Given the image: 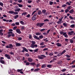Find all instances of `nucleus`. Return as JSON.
Segmentation results:
<instances>
[{
    "instance_id": "23",
    "label": "nucleus",
    "mask_w": 75,
    "mask_h": 75,
    "mask_svg": "<svg viewBox=\"0 0 75 75\" xmlns=\"http://www.w3.org/2000/svg\"><path fill=\"white\" fill-rule=\"evenodd\" d=\"M35 33V35H40L41 34V33L39 32L36 33Z\"/></svg>"
},
{
    "instance_id": "60",
    "label": "nucleus",
    "mask_w": 75,
    "mask_h": 75,
    "mask_svg": "<svg viewBox=\"0 0 75 75\" xmlns=\"http://www.w3.org/2000/svg\"><path fill=\"white\" fill-rule=\"evenodd\" d=\"M15 24L17 25H19V22H16Z\"/></svg>"
},
{
    "instance_id": "58",
    "label": "nucleus",
    "mask_w": 75,
    "mask_h": 75,
    "mask_svg": "<svg viewBox=\"0 0 75 75\" xmlns=\"http://www.w3.org/2000/svg\"><path fill=\"white\" fill-rule=\"evenodd\" d=\"M47 33H42V34L43 35H47Z\"/></svg>"
},
{
    "instance_id": "13",
    "label": "nucleus",
    "mask_w": 75,
    "mask_h": 75,
    "mask_svg": "<svg viewBox=\"0 0 75 75\" xmlns=\"http://www.w3.org/2000/svg\"><path fill=\"white\" fill-rule=\"evenodd\" d=\"M0 62L2 64H6V62H4V60H0Z\"/></svg>"
},
{
    "instance_id": "55",
    "label": "nucleus",
    "mask_w": 75,
    "mask_h": 75,
    "mask_svg": "<svg viewBox=\"0 0 75 75\" xmlns=\"http://www.w3.org/2000/svg\"><path fill=\"white\" fill-rule=\"evenodd\" d=\"M15 71L16 70H15V69H13L12 70V73H14V72H15Z\"/></svg>"
},
{
    "instance_id": "61",
    "label": "nucleus",
    "mask_w": 75,
    "mask_h": 75,
    "mask_svg": "<svg viewBox=\"0 0 75 75\" xmlns=\"http://www.w3.org/2000/svg\"><path fill=\"white\" fill-rule=\"evenodd\" d=\"M75 60L72 61V63H71V64H74V63H75Z\"/></svg>"
},
{
    "instance_id": "48",
    "label": "nucleus",
    "mask_w": 75,
    "mask_h": 75,
    "mask_svg": "<svg viewBox=\"0 0 75 75\" xmlns=\"http://www.w3.org/2000/svg\"><path fill=\"white\" fill-rule=\"evenodd\" d=\"M31 2H32V1L30 0H28V3H31Z\"/></svg>"
},
{
    "instance_id": "36",
    "label": "nucleus",
    "mask_w": 75,
    "mask_h": 75,
    "mask_svg": "<svg viewBox=\"0 0 75 75\" xmlns=\"http://www.w3.org/2000/svg\"><path fill=\"white\" fill-rule=\"evenodd\" d=\"M20 23L22 25H24V22H23V21H20Z\"/></svg>"
},
{
    "instance_id": "24",
    "label": "nucleus",
    "mask_w": 75,
    "mask_h": 75,
    "mask_svg": "<svg viewBox=\"0 0 75 75\" xmlns=\"http://www.w3.org/2000/svg\"><path fill=\"white\" fill-rule=\"evenodd\" d=\"M46 10L43 9L42 11V13L43 14H45V13L46 12Z\"/></svg>"
},
{
    "instance_id": "10",
    "label": "nucleus",
    "mask_w": 75,
    "mask_h": 75,
    "mask_svg": "<svg viewBox=\"0 0 75 75\" xmlns=\"http://www.w3.org/2000/svg\"><path fill=\"white\" fill-rule=\"evenodd\" d=\"M56 44V45H57V46L58 47H61L62 46V44H61L59 42L57 43Z\"/></svg>"
},
{
    "instance_id": "18",
    "label": "nucleus",
    "mask_w": 75,
    "mask_h": 75,
    "mask_svg": "<svg viewBox=\"0 0 75 75\" xmlns=\"http://www.w3.org/2000/svg\"><path fill=\"white\" fill-rule=\"evenodd\" d=\"M74 39H72V38L71 39H69V40H70V43H71V44H72V43H73L74 41L73 40Z\"/></svg>"
},
{
    "instance_id": "56",
    "label": "nucleus",
    "mask_w": 75,
    "mask_h": 75,
    "mask_svg": "<svg viewBox=\"0 0 75 75\" xmlns=\"http://www.w3.org/2000/svg\"><path fill=\"white\" fill-rule=\"evenodd\" d=\"M40 67V64H38L37 66V68H38Z\"/></svg>"
},
{
    "instance_id": "43",
    "label": "nucleus",
    "mask_w": 75,
    "mask_h": 75,
    "mask_svg": "<svg viewBox=\"0 0 75 75\" xmlns=\"http://www.w3.org/2000/svg\"><path fill=\"white\" fill-rule=\"evenodd\" d=\"M54 55V53H53V52L50 53L49 54V55L50 56H52Z\"/></svg>"
},
{
    "instance_id": "52",
    "label": "nucleus",
    "mask_w": 75,
    "mask_h": 75,
    "mask_svg": "<svg viewBox=\"0 0 75 75\" xmlns=\"http://www.w3.org/2000/svg\"><path fill=\"white\" fill-rule=\"evenodd\" d=\"M17 27H16V26H15L13 28V30H16V29H17Z\"/></svg>"
},
{
    "instance_id": "17",
    "label": "nucleus",
    "mask_w": 75,
    "mask_h": 75,
    "mask_svg": "<svg viewBox=\"0 0 75 75\" xmlns=\"http://www.w3.org/2000/svg\"><path fill=\"white\" fill-rule=\"evenodd\" d=\"M52 67V64H48L47 65V67L49 68H50Z\"/></svg>"
},
{
    "instance_id": "20",
    "label": "nucleus",
    "mask_w": 75,
    "mask_h": 75,
    "mask_svg": "<svg viewBox=\"0 0 75 75\" xmlns=\"http://www.w3.org/2000/svg\"><path fill=\"white\" fill-rule=\"evenodd\" d=\"M40 69L37 68L35 69L34 71V72H37V71H40Z\"/></svg>"
},
{
    "instance_id": "29",
    "label": "nucleus",
    "mask_w": 75,
    "mask_h": 75,
    "mask_svg": "<svg viewBox=\"0 0 75 75\" xmlns=\"http://www.w3.org/2000/svg\"><path fill=\"white\" fill-rule=\"evenodd\" d=\"M63 24L65 27H67V23H63Z\"/></svg>"
},
{
    "instance_id": "19",
    "label": "nucleus",
    "mask_w": 75,
    "mask_h": 75,
    "mask_svg": "<svg viewBox=\"0 0 75 75\" xmlns=\"http://www.w3.org/2000/svg\"><path fill=\"white\" fill-rule=\"evenodd\" d=\"M74 12V10L73 9H72L69 11V13H71V14L73 13Z\"/></svg>"
},
{
    "instance_id": "34",
    "label": "nucleus",
    "mask_w": 75,
    "mask_h": 75,
    "mask_svg": "<svg viewBox=\"0 0 75 75\" xmlns=\"http://www.w3.org/2000/svg\"><path fill=\"white\" fill-rule=\"evenodd\" d=\"M66 4H67L68 6H71V4L69 2H67L66 3Z\"/></svg>"
},
{
    "instance_id": "59",
    "label": "nucleus",
    "mask_w": 75,
    "mask_h": 75,
    "mask_svg": "<svg viewBox=\"0 0 75 75\" xmlns=\"http://www.w3.org/2000/svg\"><path fill=\"white\" fill-rule=\"evenodd\" d=\"M5 28V27L4 26H0V28Z\"/></svg>"
},
{
    "instance_id": "5",
    "label": "nucleus",
    "mask_w": 75,
    "mask_h": 75,
    "mask_svg": "<svg viewBox=\"0 0 75 75\" xmlns=\"http://www.w3.org/2000/svg\"><path fill=\"white\" fill-rule=\"evenodd\" d=\"M23 50L22 51V52H24L25 51V52H28V50L27 49V48H25V47H23Z\"/></svg>"
},
{
    "instance_id": "7",
    "label": "nucleus",
    "mask_w": 75,
    "mask_h": 75,
    "mask_svg": "<svg viewBox=\"0 0 75 75\" xmlns=\"http://www.w3.org/2000/svg\"><path fill=\"white\" fill-rule=\"evenodd\" d=\"M16 31L17 33L18 34H21V32L20 30L18 29H17L16 30Z\"/></svg>"
},
{
    "instance_id": "40",
    "label": "nucleus",
    "mask_w": 75,
    "mask_h": 75,
    "mask_svg": "<svg viewBox=\"0 0 75 75\" xmlns=\"http://www.w3.org/2000/svg\"><path fill=\"white\" fill-rule=\"evenodd\" d=\"M66 70H67V69H62L61 71H62V72H65V71H66Z\"/></svg>"
},
{
    "instance_id": "44",
    "label": "nucleus",
    "mask_w": 75,
    "mask_h": 75,
    "mask_svg": "<svg viewBox=\"0 0 75 75\" xmlns=\"http://www.w3.org/2000/svg\"><path fill=\"white\" fill-rule=\"evenodd\" d=\"M61 21H58L57 22V23L59 24H61Z\"/></svg>"
},
{
    "instance_id": "15",
    "label": "nucleus",
    "mask_w": 75,
    "mask_h": 75,
    "mask_svg": "<svg viewBox=\"0 0 75 75\" xmlns=\"http://www.w3.org/2000/svg\"><path fill=\"white\" fill-rule=\"evenodd\" d=\"M30 64L31 65H33V66H35V65H36V63L35 62H31L30 63Z\"/></svg>"
},
{
    "instance_id": "21",
    "label": "nucleus",
    "mask_w": 75,
    "mask_h": 75,
    "mask_svg": "<svg viewBox=\"0 0 75 75\" xmlns=\"http://www.w3.org/2000/svg\"><path fill=\"white\" fill-rule=\"evenodd\" d=\"M17 5H18V7H23V5L21 4H17Z\"/></svg>"
},
{
    "instance_id": "50",
    "label": "nucleus",
    "mask_w": 75,
    "mask_h": 75,
    "mask_svg": "<svg viewBox=\"0 0 75 75\" xmlns=\"http://www.w3.org/2000/svg\"><path fill=\"white\" fill-rule=\"evenodd\" d=\"M18 14V12H14L13 14L15 15H16V14Z\"/></svg>"
},
{
    "instance_id": "45",
    "label": "nucleus",
    "mask_w": 75,
    "mask_h": 75,
    "mask_svg": "<svg viewBox=\"0 0 75 75\" xmlns=\"http://www.w3.org/2000/svg\"><path fill=\"white\" fill-rule=\"evenodd\" d=\"M65 52H66V50H63V51L62 52V55H63V54H64V53H65Z\"/></svg>"
},
{
    "instance_id": "14",
    "label": "nucleus",
    "mask_w": 75,
    "mask_h": 75,
    "mask_svg": "<svg viewBox=\"0 0 75 75\" xmlns=\"http://www.w3.org/2000/svg\"><path fill=\"white\" fill-rule=\"evenodd\" d=\"M28 61H29V62H32L33 61V59L30 58H28Z\"/></svg>"
},
{
    "instance_id": "62",
    "label": "nucleus",
    "mask_w": 75,
    "mask_h": 75,
    "mask_svg": "<svg viewBox=\"0 0 75 75\" xmlns=\"http://www.w3.org/2000/svg\"><path fill=\"white\" fill-rule=\"evenodd\" d=\"M66 57H67V58H70V56L68 55V54H66V55H65Z\"/></svg>"
},
{
    "instance_id": "8",
    "label": "nucleus",
    "mask_w": 75,
    "mask_h": 75,
    "mask_svg": "<svg viewBox=\"0 0 75 75\" xmlns=\"http://www.w3.org/2000/svg\"><path fill=\"white\" fill-rule=\"evenodd\" d=\"M33 37L35 39H36V40H40V38L38 37V36H36V35H35L33 34Z\"/></svg>"
},
{
    "instance_id": "35",
    "label": "nucleus",
    "mask_w": 75,
    "mask_h": 75,
    "mask_svg": "<svg viewBox=\"0 0 75 75\" xmlns=\"http://www.w3.org/2000/svg\"><path fill=\"white\" fill-rule=\"evenodd\" d=\"M34 45H35L31 44V48H35Z\"/></svg>"
},
{
    "instance_id": "39",
    "label": "nucleus",
    "mask_w": 75,
    "mask_h": 75,
    "mask_svg": "<svg viewBox=\"0 0 75 75\" xmlns=\"http://www.w3.org/2000/svg\"><path fill=\"white\" fill-rule=\"evenodd\" d=\"M43 38H44V37H43V36L42 35H41L39 36V38L40 39Z\"/></svg>"
},
{
    "instance_id": "1",
    "label": "nucleus",
    "mask_w": 75,
    "mask_h": 75,
    "mask_svg": "<svg viewBox=\"0 0 75 75\" xmlns=\"http://www.w3.org/2000/svg\"><path fill=\"white\" fill-rule=\"evenodd\" d=\"M41 56L38 55V58L40 59H44V58H46L47 57L44 55H41Z\"/></svg>"
},
{
    "instance_id": "54",
    "label": "nucleus",
    "mask_w": 75,
    "mask_h": 75,
    "mask_svg": "<svg viewBox=\"0 0 75 75\" xmlns=\"http://www.w3.org/2000/svg\"><path fill=\"white\" fill-rule=\"evenodd\" d=\"M0 6L3 7V3L2 2H0Z\"/></svg>"
},
{
    "instance_id": "22",
    "label": "nucleus",
    "mask_w": 75,
    "mask_h": 75,
    "mask_svg": "<svg viewBox=\"0 0 75 75\" xmlns=\"http://www.w3.org/2000/svg\"><path fill=\"white\" fill-rule=\"evenodd\" d=\"M38 51H39V49H36L35 50H34V52H38Z\"/></svg>"
},
{
    "instance_id": "6",
    "label": "nucleus",
    "mask_w": 75,
    "mask_h": 75,
    "mask_svg": "<svg viewBox=\"0 0 75 75\" xmlns=\"http://www.w3.org/2000/svg\"><path fill=\"white\" fill-rule=\"evenodd\" d=\"M74 33V32L72 30L68 32V34L69 35H73V33Z\"/></svg>"
},
{
    "instance_id": "51",
    "label": "nucleus",
    "mask_w": 75,
    "mask_h": 75,
    "mask_svg": "<svg viewBox=\"0 0 75 75\" xmlns=\"http://www.w3.org/2000/svg\"><path fill=\"white\" fill-rule=\"evenodd\" d=\"M67 5L66 4H64L62 5V7H65L66 6H67Z\"/></svg>"
},
{
    "instance_id": "42",
    "label": "nucleus",
    "mask_w": 75,
    "mask_h": 75,
    "mask_svg": "<svg viewBox=\"0 0 75 75\" xmlns=\"http://www.w3.org/2000/svg\"><path fill=\"white\" fill-rule=\"evenodd\" d=\"M32 44L35 45V42L33 41H32Z\"/></svg>"
},
{
    "instance_id": "37",
    "label": "nucleus",
    "mask_w": 75,
    "mask_h": 75,
    "mask_svg": "<svg viewBox=\"0 0 75 75\" xmlns=\"http://www.w3.org/2000/svg\"><path fill=\"white\" fill-rule=\"evenodd\" d=\"M27 14V12H23L22 14V16H25Z\"/></svg>"
},
{
    "instance_id": "3",
    "label": "nucleus",
    "mask_w": 75,
    "mask_h": 75,
    "mask_svg": "<svg viewBox=\"0 0 75 75\" xmlns=\"http://www.w3.org/2000/svg\"><path fill=\"white\" fill-rule=\"evenodd\" d=\"M15 8L16 9L15 10V11H20V10H21L20 8H18V6H15Z\"/></svg>"
},
{
    "instance_id": "64",
    "label": "nucleus",
    "mask_w": 75,
    "mask_h": 75,
    "mask_svg": "<svg viewBox=\"0 0 75 75\" xmlns=\"http://www.w3.org/2000/svg\"><path fill=\"white\" fill-rule=\"evenodd\" d=\"M71 6H69L67 8V9H68L69 10H70L71 9Z\"/></svg>"
},
{
    "instance_id": "11",
    "label": "nucleus",
    "mask_w": 75,
    "mask_h": 75,
    "mask_svg": "<svg viewBox=\"0 0 75 75\" xmlns=\"http://www.w3.org/2000/svg\"><path fill=\"white\" fill-rule=\"evenodd\" d=\"M21 43H16V47H20V46H21Z\"/></svg>"
},
{
    "instance_id": "26",
    "label": "nucleus",
    "mask_w": 75,
    "mask_h": 75,
    "mask_svg": "<svg viewBox=\"0 0 75 75\" xmlns=\"http://www.w3.org/2000/svg\"><path fill=\"white\" fill-rule=\"evenodd\" d=\"M19 16L18 15H16L14 16V18H15V19H17V18Z\"/></svg>"
},
{
    "instance_id": "27",
    "label": "nucleus",
    "mask_w": 75,
    "mask_h": 75,
    "mask_svg": "<svg viewBox=\"0 0 75 75\" xmlns=\"http://www.w3.org/2000/svg\"><path fill=\"white\" fill-rule=\"evenodd\" d=\"M38 15H40L41 14V11L40 10H39L38 12Z\"/></svg>"
},
{
    "instance_id": "38",
    "label": "nucleus",
    "mask_w": 75,
    "mask_h": 75,
    "mask_svg": "<svg viewBox=\"0 0 75 75\" xmlns=\"http://www.w3.org/2000/svg\"><path fill=\"white\" fill-rule=\"evenodd\" d=\"M9 13H10V14H14V11H10L9 12Z\"/></svg>"
},
{
    "instance_id": "2",
    "label": "nucleus",
    "mask_w": 75,
    "mask_h": 75,
    "mask_svg": "<svg viewBox=\"0 0 75 75\" xmlns=\"http://www.w3.org/2000/svg\"><path fill=\"white\" fill-rule=\"evenodd\" d=\"M44 23H37L36 25L37 26H39L40 27H42L43 25H44Z\"/></svg>"
},
{
    "instance_id": "4",
    "label": "nucleus",
    "mask_w": 75,
    "mask_h": 75,
    "mask_svg": "<svg viewBox=\"0 0 75 75\" xmlns=\"http://www.w3.org/2000/svg\"><path fill=\"white\" fill-rule=\"evenodd\" d=\"M54 54H57V55L58 56V57H59L60 56H61L62 55V54L61 52L58 53V52H54Z\"/></svg>"
},
{
    "instance_id": "25",
    "label": "nucleus",
    "mask_w": 75,
    "mask_h": 75,
    "mask_svg": "<svg viewBox=\"0 0 75 75\" xmlns=\"http://www.w3.org/2000/svg\"><path fill=\"white\" fill-rule=\"evenodd\" d=\"M45 67H46V64H44L42 65L41 67V68H45Z\"/></svg>"
},
{
    "instance_id": "49",
    "label": "nucleus",
    "mask_w": 75,
    "mask_h": 75,
    "mask_svg": "<svg viewBox=\"0 0 75 75\" xmlns=\"http://www.w3.org/2000/svg\"><path fill=\"white\" fill-rule=\"evenodd\" d=\"M68 12H69V10L68 9H66L65 11V13H67Z\"/></svg>"
},
{
    "instance_id": "16",
    "label": "nucleus",
    "mask_w": 75,
    "mask_h": 75,
    "mask_svg": "<svg viewBox=\"0 0 75 75\" xmlns=\"http://www.w3.org/2000/svg\"><path fill=\"white\" fill-rule=\"evenodd\" d=\"M9 48L10 49H12L13 47V45H12V44H10L9 45Z\"/></svg>"
},
{
    "instance_id": "28",
    "label": "nucleus",
    "mask_w": 75,
    "mask_h": 75,
    "mask_svg": "<svg viewBox=\"0 0 75 75\" xmlns=\"http://www.w3.org/2000/svg\"><path fill=\"white\" fill-rule=\"evenodd\" d=\"M43 21L44 22H46V21H48V22H49V21L48 19H46Z\"/></svg>"
},
{
    "instance_id": "63",
    "label": "nucleus",
    "mask_w": 75,
    "mask_h": 75,
    "mask_svg": "<svg viewBox=\"0 0 75 75\" xmlns=\"http://www.w3.org/2000/svg\"><path fill=\"white\" fill-rule=\"evenodd\" d=\"M18 40L20 41H21V40H22V38L20 37L18 38Z\"/></svg>"
},
{
    "instance_id": "30",
    "label": "nucleus",
    "mask_w": 75,
    "mask_h": 75,
    "mask_svg": "<svg viewBox=\"0 0 75 75\" xmlns=\"http://www.w3.org/2000/svg\"><path fill=\"white\" fill-rule=\"evenodd\" d=\"M69 18L71 19V20H74V17H72V16H69Z\"/></svg>"
},
{
    "instance_id": "32",
    "label": "nucleus",
    "mask_w": 75,
    "mask_h": 75,
    "mask_svg": "<svg viewBox=\"0 0 75 75\" xmlns=\"http://www.w3.org/2000/svg\"><path fill=\"white\" fill-rule=\"evenodd\" d=\"M75 24H72L71 25L70 27L71 28H74V27H75Z\"/></svg>"
},
{
    "instance_id": "41",
    "label": "nucleus",
    "mask_w": 75,
    "mask_h": 75,
    "mask_svg": "<svg viewBox=\"0 0 75 75\" xmlns=\"http://www.w3.org/2000/svg\"><path fill=\"white\" fill-rule=\"evenodd\" d=\"M62 62L61 61H60L58 62L57 64H61Z\"/></svg>"
},
{
    "instance_id": "12",
    "label": "nucleus",
    "mask_w": 75,
    "mask_h": 75,
    "mask_svg": "<svg viewBox=\"0 0 75 75\" xmlns=\"http://www.w3.org/2000/svg\"><path fill=\"white\" fill-rule=\"evenodd\" d=\"M20 28L21 29V31H23V30H24L25 28V26H21Z\"/></svg>"
},
{
    "instance_id": "9",
    "label": "nucleus",
    "mask_w": 75,
    "mask_h": 75,
    "mask_svg": "<svg viewBox=\"0 0 75 75\" xmlns=\"http://www.w3.org/2000/svg\"><path fill=\"white\" fill-rule=\"evenodd\" d=\"M5 57L7 58V59H10L11 58L10 56L8 54H5Z\"/></svg>"
},
{
    "instance_id": "47",
    "label": "nucleus",
    "mask_w": 75,
    "mask_h": 75,
    "mask_svg": "<svg viewBox=\"0 0 75 75\" xmlns=\"http://www.w3.org/2000/svg\"><path fill=\"white\" fill-rule=\"evenodd\" d=\"M48 49V48H45L43 50V51H47Z\"/></svg>"
},
{
    "instance_id": "31",
    "label": "nucleus",
    "mask_w": 75,
    "mask_h": 75,
    "mask_svg": "<svg viewBox=\"0 0 75 75\" xmlns=\"http://www.w3.org/2000/svg\"><path fill=\"white\" fill-rule=\"evenodd\" d=\"M35 18H36L35 16H33L32 18V20L33 21H34L35 20Z\"/></svg>"
},
{
    "instance_id": "46",
    "label": "nucleus",
    "mask_w": 75,
    "mask_h": 75,
    "mask_svg": "<svg viewBox=\"0 0 75 75\" xmlns=\"http://www.w3.org/2000/svg\"><path fill=\"white\" fill-rule=\"evenodd\" d=\"M44 42H42L41 43H40V45H44Z\"/></svg>"
},
{
    "instance_id": "53",
    "label": "nucleus",
    "mask_w": 75,
    "mask_h": 75,
    "mask_svg": "<svg viewBox=\"0 0 75 75\" xmlns=\"http://www.w3.org/2000/svg\"><path fill=\"white\" fill-rule=\"evenodd\" d=\"M45 29H42L40 30V31H41V32H42V31H45Z\"/></svg>"
},
{
    "instance_id": "57",
    "label": "nucleus",
    "mask_w": 75,
    "mask_h": 75,
    "mask_svg": "<svg viewBox=\"0 0 75 75\" xmlns=\"http://www.w3.org/2000/svg\"><path fill=\"white\" fill-rule=\"evenodd\" d=\"M30 65V63L29 62H27L26 63V65L28 66Z\"/></svg>"
},
{
    "instance_id": "33",
    "label": "nucleus",
    "mask_w": 75,
    "mask_h": 75,
    "mask_svg": "<svg viewBox=\"0 0 75 75\" xmlns=\"http://www.w3.org/2000/svg\"><path fill=\"white\" fill-rule=\"evenodd\" d=\"M23 69H18L17 70V72H20L21 71H23Z\"/></svg>"
}]
</instances>
